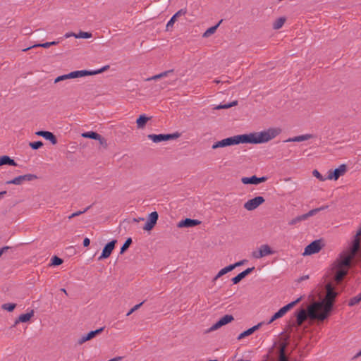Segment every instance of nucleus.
I'll list each match as a JSON object with an SVG mask.
<instances>
[{"label":"nucleus","instance_id":"nucleus-1","mask_svg":"<svg viewBox=\"0 0 361 361\" xmlns=\"http://www.w3.org/2000/svg\"><path fill=\"white\" fill-rule=\"evenodd\" d=\"M281 131L280 128H269L261 132L235 135L216 142L213 144L212 148L216 149L219 147H225L240 143H265L275 138Z\"/></svg>","mask_w":361,"mask_h":361},{"label":"nucleus","instance_id":"nucleus-2","mask_svg":"<svg viewBox=\"0 0 361 361\" xmlns=\"http://www.w3.org/2000/svg\"><path fill=\"white\" fill-rule=\"evenodd\" d=\"M326 295L322 302H314L308 307L309 316L311 319L324 321L331 311L333 303L337 293L334 291L331 283L326 285Z\"/></svg>","mask_w":361,"mask_h":361},{"label":"nucleus","instance_id":"nucleus-3","mask_svg":"<svg viewBox=\"0 0 361 361\" xmlns=\"http://www.w3.org/2000/svg\"><path fill=\"white\" fill-rule=\"evenodd\" d=\"M344 259V257H341L339 255V258L333 264L332 269L335 273L334 279L337 283L343 281L351 265V262H349L348 264H343L342 262Z\"/></svg>","mask_w":361,"mask_h":361},{"label":"nucleus","instance_id":"nucleus-4","mask_svg":"<svg viewBox=\"0 0 361 361\" xmlns=\"http://www.w3.org/2000/svg\"><path fill=\"white\" fill-rule=\"evenodd\" d=\"M360 250V238L357 236H354V239L352 242V246L349 251H343L340 254L341 257H344L345 259L342 262L343 264H348L349 262H352V260L355 257L356 254Z\"/></svg>","mask_w":361,"mask_h":361},{"label":"nucleus","instance_id":"nucleus-5","mask_svg":"<svg viewBox=\"0 0 361 361\" xmlns=\"http://www.w3.org/2000/svg\"><path fill=\"white\" fill-rule=\"evenodd\" d=\"M302 298H298L295 301H293L288 305L283 306L281 307L277 312H276L269 319V321L267 322V324H270L274 321L283 317L287 312H288L290 310H291L295 305H296L300 300Z\"/></svg>","mask_w":361,"mask_h":361},{"label":"nucleus","instance_id":"nucleus-6","mask_svg":"<svg viewBox=\"0 0 361 361\" xmlns=\"http://www.w3.org/2000/svg\"><path fill=\"white\" fill-rule=\"evenodd\" d=\"M180 137V134L178 133H175L172 134H149L147 135V137L152 140L155 143H158L163 141H167L170 140H176Z\"/></svg>","mask_w":361,"mask_h":361},{"label":"nucleus","instance_id":"nucleus-7","mask_svg":"<svg viewBox=\"0 0 361 361\" xmlns=\"http://www.w3.org/2000/svg\"><path fill=\"white\" fill-rule=\"evenodd\" d=\"M274 252L271 249L269 245L265 244L259 247L258 250L252 252V256L255 259H260L267 255H273Z\"/></svg>","mask_w":361,"mask_h":361},{"label":"nucleus","instance_id":"nucleus-8","mask_svg":"<svg viewBox=\"0 0 361 361\" xmlns=\"http://www.w3.org/2000/svg\"><path fill=\"white\" fill-rule=\"evenodd\" d=\"M37 178V176L35 174H25L22 176H17L11 180H8L6 184H13V185H21L24 182L32 181Z\"/></svg>","mask_w":361,"mask_h":361},{"label":"nucleus","instance_id":"nucleus-9","mask_svg":"<svg viewBox=\"0 0 361 361\" xmlns=\"http://www.w3.org/2000/svg\"><path fill=\"white\" fill-rule=\"evenodd\" d=\"M322 250L321 240H316L309 244L305 248L303 255H311L313 254L318 253Z\"/></svg>","mask_w":361,"mask_h":361},{"label":"nucleus","instance_id":"nucleus-10","mask_svg":"<svg viewBox=\"0 0 361 361\" xmlns=\"http://www.w3.org/2000/svg\"><path fill=\"white\" fill-rule=\"evenodd\" d=\"M264 201L265 200L263 197L257 196L246 202L244 204V207L248 211H252L264 203Z\"/></svg>","mask_w":361,"mask_h":361},{"label":"nucleus","instance_id":"nucleus-11","mask_svg":"<svg viewBox=\"0 0 361 361\" xmlns=\"http://www.w3.org/2000/svg\"><path fill=\"white\" fill-rule=\"evenodd\" d=\"M104 329V327H101L98 329H96L94 331H91L86 335L82 336L78 340V344L82 345L84 343L92 339L96 336L100 334Z\"/></svg>","mask_w":361,"mask_h":361},{"label":"nucleus","instance_id":"nucleus-12","mask_svg":"<svg viewBox=\"0 0 361 361\" xmlns=\"http://www.w3.org/2000/svg\"><path fill=\"white\" fill-rule=\"evenodd\" d=\"M116 243V240H113L111 242L108 243L104 247L102 255L98 257V260H102L103 259L108 258L113 250L114 249L115 245Z\"/></svg>","mask_w":361,"mask_h":361},{"label":"nucleus","instance_id":"nucleus-13","mask_svg":"<svg viewBox=\"0 0 361 361\" xmlns=\"http://www.w3.org/2000/svg\"><path fill=\"white\" fill-rule=\"evenodd\" d=\"M158 213L157 212H153L149 215V219L143 227V229L145 231H151L154 226L156 225L157 221L158 220Z\"/></svg>","mask_w":361,"mask_h":361},{"label":"nucleus","instance_id":"nucleus-14","mask_svg":"<svg viewBox=\"0 0 361 361\" xmlns=\"http://www.w3.org/2000/svg\"><path fill=\"white\" fill-rule=\"evenodd\" d=\"M267 180V177H261L258 178L256 176H252L251 177H243L241 178V182L243 184H253V185H258L261 183L265 182Z\"/></svg>","mask_w":361,"mask_h":361},{"label":"nucleus","instance_id":"nucleus-15","mask_svg":"<svg viewBox=\"0 0 361 361\" xmlns=\"http://www.w3.org/2000/svg\"><path fill=\"white\" fill-rule=\"evenodd\" d=\"M346 171V166L344 164L341 165L338 168L336 169L333 172L329 171L328 179L329 180H337L341 176H343Z\"/></svg>","mask_w":361,"mask_h":361},{"label":"nucleus","instance_id":"nucleus-16","mask_svg":"<svg viewBox=\"0 0 361 361\" xmlns=\"http://www.w3.org/2000/svg\"><path fill=\"white\" fill-rule=\"evenodd\" d=\"M200 221L197 219H185L178 222L177 226L178 228H192L200 224Z\"/></svg>","mask_w":361,"mask_h":361},{"label":"nucleus","instance_id":"nucleus-17","mask_svg":"<svg viewBox=\"0 0 361 361\" xmlns=\"http://www.w3.org/2000/svg\"><path fill=\"white\" fill-rule=\"evenodd\" d=\"M307 317H310L308 310L306 311L303 308L300 309L296 313V324H297V326H299L302 325V324L307 319Z\"/></svg>","mask_w":361,"mask_h":361},{"label":"nucleus","instance_id":"nucleus-18","mask_svg":"<svg viewBox=\"0 0 361 361\" xmlns=\"http://www.w3.org/2000/svg\"><path fill=\"white\" fill-rule=\"evenodd\" d=\"M255 269V267H250L247 268L245 271H242L241 273L238 274L236 276L233 277L231 281L233 283V284L238 283L242 279H243L246 276L250 274L252 271Z\"/></svg>","mask_w":361,"mask_h":361},{"label":"nucleus","instance_id":"nucleus-19","mask_svg":"<svg viewBox=\"0 0 361 361\" xmlns=\"http://www.w3.org/2000/svg\"><path fill=\"white\" fill-rule=\"evenodd\" d=\"M263 324H264V322H259V324L252 326V328H250L247 330L243 331L238 336V339L240 340L246 336L251 335L255 331L258 330L263 325Z\"/></svg>","mask_w":361,"mask_h":361},{"label":"nucleus","instance_id":"nucleus-20","mask_svg":"<svg viewBox=\"0 0 361 361\" xmlns=\"http://www.w3.org/2000/svg\"><path fill=\"white\" fill-rule=\"evenodd\" d=\"M87 75H92V73L90 71L82 70V71H75L71 72L68 73L69 79L71 78H81L85 77Z\"/></svg>","mask_w":361,"mask_h":361},{"label":"nucleus","instance_id":"nucleus-21","mask_svg":"<svg viewBox=\"0 0 361 361\" xmlns=\"http://www.w3.org/2000/svg\"><path fill=\"white\" fill-rule=\"evenodd\" d=\"M187 13V9L186 8H182L179 10L178 12H176L170 19V20L167 23L166 27H172L176 22L177 18L184 16Z\"/></svg>","mask_w":361,"mask_h":361},{"label":"nucleus","instance_id":"nucleus-22","mask_svg":"<svg viewBox=\"0 0 361 361\" xmlns=\"http://www.w3.org/2000/svg\"><path fill=\"white\" fill-rule=\"evenodd\" d=\"M314 137V136L312 134H305V135H301L288 138L285 142H302V141H305V140H307L311 138H313Z\"/></svg>","mask_w":361,"mask_h":361},{"label":"nucleus","instance_id":"nucleus-23","mask_svg":"<svg viewBox=\"0 0 361 361\" xmlns=\"http://www.w3.org/2000/svg\"><path fill=\"white\" fill-rule=\"evenodd\" d=\"M328 207H329L328 205H324V206H322V207H318V208L313 209L309 211L307 213H306L305 214H302L303 218H304L305 220H306L307 218L315 215L319 212H321V211L326 209Z\"/></svg>","mask_w":361,"mask_h":361},{"label":"nucleus","instance_id":"nucleus-24","mask_svg":"<svg viewBox=\"0 0 361 361\" xmlns=\"http://www.w3.org/2000/svg\"><path fill=\"white\" fill-rule=\"evenodd\" d=\"M3 165H9V166H17V163L10 158L8 156L4 155L0 157V166Z\"/></svg>","mask_w":361,"mask_h":361},{"label":"nucleus","instance_id":"nucleus-25","mask_svg":"<svg viewBox=\"0 0 361 361\" xmlns=\"http://www.w3.org/2000/svg\"><path fill=\"white\" fill-rule=\"evenodd\" d=\"M33 314H34L33 310H31V312H30L28 313L20 314L19 316V317L18 318V319L16 320L15 325H16L19 322H28L31 319V317L33 316Z\"/></svg>","mask_w":361,"mask_h":361},{"label":"nucleus","instance_id":"nucleus-26","mask_svg":"<svg viewBox=\"0 0 361 361\" xmlns=\"http://www.w3.org/2000/svg\"><path fill=\"white\" fill-rule=\"evenodd\" d=\"M149 119L150 118L146 116L145 115H140V117L136 121L137 128H144L146 123Z\"/></svg>","mask_w":361,"mask_h":361},{"label":"nucleus","instance_id":"nucleus-27","mask_svg":"<svg viewBox=\"0 0 361 361\" xmlns=\"http://www.w3.org/2000/svg\"><path fill=\"white\" fill-rule=\"evenodd\" d=\"M286 346L287 343H282L280 344L279 361H288L285 354Z\"/></svg>","mask_w":361,"mask_h":361},{"label":"nucleus","instance_id":"nucleus-28","mask_svg":"<svg viewBox=\"0 0 361 361\" xmlns=\"http://www.w3.org/2000/svg\"><path fill=\"white\" fill-rule=\"evenodd\" d=\"M286 20V17H280L277 18L272 25V27L274 30H279L283 27L285 22Z\"/></svg>","mask_w":361,"mask_h":361},{"label":"nucleus","instance_id":"nucleus-29","mask_svg":"<svg viewBox=\"0 0 361 361\" xmlns=\"http://www.w3.org/2000/svg\"><path fill=\"white\" fill-rule=\"evenodd\" d=\"M232 270H233V268L231 267V265L227 266V267L223 268L214 276V278L213 279V281H216L219 278L221 277L223 275L227 274L228 272L231 271Z\"/></svg>","mask_w":361,"mask_h":361},{"label":"nucleus","instance_id":"nucleus-30","mask_svg":"<svg viewBox=\"0 0 361 361\" xmlns=\"http://www.w3.org/2000/svg\"><path fill=\"white\" fill-rule=\"evenodd\" d=\"M43 137L49 140L52 145H56L57 143L56 136L49 131H45L44 133H43Z\"/></svg>","mask_w":361,"mask_h":361},{"label":"nucleus","instance_id":"nucleus-31","mask_svg":"<svg viewBox=\"0 0 361 361\" xmlns=\"http://www.w3.org/2000/svg\"><path fill=\"white\" fill-rule=\"evenodd\" d=\"M221 22H222V20H221L216 25L208 28L204 32L203 37H208L211 36L212 35H213L216 32V29L218 28L219 25L221 23Z\"/></svg>","mask_w":361,"mask_h":361},{"label":"nucleus","instance_id":"nucleus-32","mask_svg":"<svg viewBox=\"0 0 361 361\" xmlns=\"http://www.w3.org/2000/svg\"><path fill=\"white\" fill-rule=\"evenodd\" d=\"M238 104V101L235 100L231 103L226 104H219L218 106H216L214 107V110H219V109H228L233 106H235Z\"/></svg>","mask_w":361,"mask_h":361},{"label":"nucleus","instance_id":"nucleus-33","mask_svg":"<svg viewBox=\"0 0 361 361\" xmlns=\"http://www.w3.org/2000/svg\"><path fill=\"white\" fill-rule=\"evenodd\" d=\"M82 137H85V138L97 140V139L100 138V135L98 134L97 133H95L93 131H90V132L83 133L82 134Z\"/></svg>","mask_w":361,"mask_h":361},{"label":"nucleus","instance_id":"nucleus-34","mask_svg":"<svg viewBox=\"0 0 361 361\" xmlns=\"http://www.w3.org/2000/svg\"><path fill=\"white\" fill-rule=\"evenodd\" d=\"M51 46V43L50 42H45V43H42V44H34L32 46H30L27 48H25V49H23V51H27L32 48H35V47H43V48H49V47Z\"/></svg>","mask_w":361,"mask_h":361},{"label":"nucleus","instance_id":"nucleus-35","mask_svg":"<svg viewBox=\"0 0 361 361\" xmlns=\"http://www.w3.org/2000/svg\"><path fill=\"white\" fill-rule=\"evenodd\" d=\"M361 301V293L356 296L351 298L348 301V305L352 307L358 304Z\"/></svg>","mask_w":361,"mask_h":361},{"label":"nucleus","instance_id":"nucleus-36","mask_svg":"<svg viewBox=\"0 0 361 361\" xmlns=\"http://www.w3.org/2000/svg\"><path fill=\"white\" fill-rule=\"evenodd\" d=\"M234 319L233 317L231 314H226L221 317L219 320L223 326L231 322Z\"/></svg>","mask_w":361,"mask_h":361},{"label":"nucleus","instance_id":"nucleus-37","mask_svg":"<svg viewBox=\"0 0 361 361\" xmlns=\"http://www.w3.org/2000/svg\"><path fill=\"white\" fill-rule=\"evenodd\" d=\"M16 307V304L15 303H5L1 305V308L4 310H6L8 312H12Z\"/></svg>","mask_w":361,"mask_h":361},{"label":"nucleus","instance_id":"nucleus-38","mask_svg":"<svg viewBox=\"0 0 361 361\" xmlns=\"http://www.w3.org/2000/svg\"><path fill=\"white\" fill-rule=\"evenodd\" d=\"M75 38H84L87 39L92 37V33L88 32L80 31L76 35H75Z\"/></svg>","mask_w":361,"mask_h":361},{"label":"nucleus","instance_id":"nucleus-39","mask_svg":"<svg viewBox=\"0 0 361 361\" xmlns=\"http://www.w3.org/2000/svg\"><path fill=\"white\" fill-rule=\"evenodd\" d=\"M302 221H305L303 216L302 215L298 216L293 218V219H291L288 222V225H290V226L296 225L297 224L301 222Z\"/></svg>","mask_w":361,"mask_h":361},{"label":"nucleus","instance_id":"nucleus-40","mask_svg":"<svg viewBox=\"0 0 361 361\" xmlns=\"http://www.w3.org/2000/svg\"><path fill=\"white\" fill-rule=\"evenodd\" d=\"M221 326H223V324H221L220 320H219L217 322H216L214 324H213L208 330H207L206 332L209 333V332L216 331V330L219 329V328H221Z\"/></svg>","mask_w":361,"mask_h":361},{"label":"nucleus","instance_id":"nucleus-41","mask_svg":"<svg viewBox=\"0 0 361 361\" xmlns=\"http://www.w3.org/2000/svg\"><path fill=\"white\" fill-rule=\"evenodd\" d=\"M131 243L132 239L130 238H128L121 247L120 253L123 254L129 247Z\"/></svg>","mask_w":361,"mask_h":361},{"label":"nucleus","instance_id":"nucleus-42","mask_svg":"<svg viewBox=\"0 0 361 361\" xmlns=\"http://www.w3.org/2000/svg\"><path fill=\"white\" fill-rule=\"evenodd\" d=\"M30 147L33 149H38L43 146L42 141L32 142L29 143Z\"/></svg>","mask_w":361,"mask_h":361},{"label":"nucleus","instance_id":"nucleus-43","mask_svg":"<svg viewBox=\"0 0 361 361\" xmlns=\"http://www.w3.org/2000/svg\"><path fill=\"white\" fill-rule=\"evenodd\" d=\"M63 263V259L54 256L51 258V264L53 266H59Z\"/></svg>","mask_w":361,"mask_h":361},{"label":"nucleus","instance_id":"nucleus-44","mask_svg":"<svg viewBox=\"0 0 361 361\" xmlns=\"http://www.w3.org/2000/svg\"><path fill=\"white\" fill-rule=\"evenodd\" d=\"M90 208V207H87L85 209H84L83 211H78L76 212H74L72 214H71L69 216H68V219H71L72 218H74V217H76L83 213H85L88 209Z\"/></svg>","mask_w":361,"mask_h":361},{"label":"nucleus","instance_id":"nucleus-45","mask_svg":"<svg viewBox=\"0 0 361 361\" xmlns=\"http://www.w3.org/2000/svg\"><path fill=\"white\" fill-rule=\"evenodd\" d=\"M109 68V66L106 65L99 70L90 71V73H92V75L99 74L106 71Z\"/></svg>","mask_w":361,"mask_h":361},{"label":"nucleus","instance_id":"nucleus-46","mask_svg":"<svg viewBox=\"0 0 361 361\" xmlns=\"http://www.w3.org/2000/svg\"><path fill=\"white\" fill-rule=\"evenodd\" d=\"M144 302H142L136 305H135L133 308H131L129 312L127 313V316H130L133 312L137 310L143 304Z\"/></svg>","mask_w":361,"mask_h":361},{"label":"nucleus","instance_id":"nucleus-47","mask_svg":"<svg viewBox=\"0 0 361 361\" xmlns=\"http://www.w3.org/2000/svg\"><path fill=\"white\" fill-rule=\"evenodd\" d=\"M313 176H315L317 178L319 179L320 180H324L325 178H323V176L321 175V173L317 170H314Z\"/></svg>","mask_w":361,"mask_h":361},{"label":"nucleus","instance_id":"nucleus-48","mask_svg":"<svg viewBox=\"0 0 361 361\" xmlns=\"http://www.w3.org/2000/svg\"><path fill=\"white\" fill-rule=\"evenodd\" d=\"M66 79H69L68 74H66V75H63L57 77L55 79L54 82H60L61 80H66Z\"/></svg>","mask_w":361,"mask_h":361},{"label":"nucleus","instance_id":"nucleus-49","mask_svg":"<svg viewBox=\"0 0 361 361\" xmlns=\"http://www.w3.org/2000/svg\"><path fill=\"white\" fill-rule=\"evenodd\" d=\"M246 262V260L243 259V260H241V261H239L233 264H231V267L233 268V269H234L235 267H240L243 264H244V263Z\"/></svg>","mask_w":361,"mask_h":361},{"label":"nucleus","instance_id":"nucleus-50","mask_svg":"<svg viewBox=\"0 0 361 361\" xmlns=\"http://www.w3.org/2000/svg\"><path fill=\"white\" fill-rule=\"evenodd\" d=\"M173 72V70H169V71H166L162 72V73H159V75H160V78H162L166 77V76H168L170 73H172Z\"/></svg>","mask_w":361,"mask_h":361},{"label":"nucleus","instance_id":"nucleus-51","mask_svg":"<svg viewBox=\"0 0 361 361\" xmlns=\"http://www.w3.org/2000/svg\"><path fill=\"white\" fill-rule=\"evenodd\" d=\"M97 140H98L99 142V143L104 146L105 147L107 146V143H106V140L105 138H104L103 137H102V135H100V138L99 139H97Z\"/></svg>","mask_w":361,"mask_h":361},{"label":"nucleus","instance_id":"nucleus-52","mask_svg":"<svg viewBox=\"0 0 361 361\" xmlns=\"http://www.w3.org/2000/svg\"><path fill=\"white\" fill-rule=\"evenodd\" d=\"M160 75L159 74H157V75H155L151 78H148L146 79L147 81H150V80H158V79H160Z\"/></svg>","mask_w":361,"mask_h":361},{"label":"nucleus","instance_id":"nucleus-53","mask_svg":"<svg viewBox=\"0 0 361 361\" xmlns=\"http://www.w3.org/2000/svg\"><path fill=\"white\" fill-rule=\"evenodd\" d=\"M90 239L88 238H85L83 240V246L87 247L90 245Z\"/></svg>","mask_w":361,"mask_h":361},{"label":"nucleus","instance_id":"nucleus-54","mask_svg":"<svg viewBox=\"0 0 361 361\" xmlns=\"http://www.w3.org/2000/svg\"><path fill=\"white\" fill-rule=\"evenodd\" d=\"M214 82H215L216 84H219V83H221H221H228L229 82H228V80H221L216 79V80H214Z\"/></svg>","mask_w":361,"mask_h":361},{"label":"nucleus","instance_id":"nucleus-55","mask_svg":"<svg viewBox=\"0 0 361 361\" xmlns=\"http://www.w3.org/2000/svg\"><path fill=\"white\" fill-rule=\"evenodd\" d=\"M75 35H76V34H75V33H73V32H69V33H66V34L65 35V37H66V38H68V37H71V36L75 37Z\"/></svg>","mask_w":361,"mask_h":361},{"label":"nucleus","instance_id":"nucleus-56","mask_svg":"<svg viewBox=\"0 0 361 361\" xmlns=\"http://www.w3.org/2000/svg\"><path fill=\"white\" fill-rule=\"evenodd\" d=\"M44 132L45 131H44V130L37 131V132H36V135L38 136L43 137V133H44Z\"/></svg>","mask_w":361,"mask_h":361},{"label":"nucleus","instance_id":"nucleus-57","mask_svg":"<svg viewBox=\"0 0 361 361\" xmlns=\"http://www.w3.org/2000/svg\"><path fill=\"white\" fill-rule=\"evenodd\" d=\"M144 218H139V219H136V218H134L133 219V222H138L139 221H144Z\"/></svg>","mask_w":361,"mask_h":361},{"label":"nucleus","instance_id":"nucleus-58","mask_svg":"<svg viewBox=\"0 0 361 361\" xmlns=\"http://www.w3.org/2000/svg\"><path fill=\"white\" fill-rule=\"evenodd\" d=\"M8 249H9V247H8V246H5V247H3L0 250V251H2V254H3L6 250H8Z\"/></svg>","mask_w":361,"mask_h":361},{"label":"nucleus","instance_id":"nucleus-59","mask_svg":"<svg viewBox=\"0 0 361 361\" xmlns=\"http://www.w3.org/2000/svg\"><path fill=\"white\" fill-rule=\"evenodd\" d=\"M355 236L359 238L361 236V228L357 231Z\"/></svg>","mask_w":361,"mask_h":361},{"label":"nucleus","instance_id":"nucleus-60","mask_svg":"<svg viewBox=\"0 0 361 361\" xmlns=\"http://www.w3.org/2000/svg\"><path fill=\"white\" fill-rule=\"evenodd\" d=\"M309 279V276L308 275H306V276H303L300 278V280H306V279Z\"/></svg>","mask_w":361,"mask_h":361},{"label":"nucleus","instance_id":"nucleus-61","mask_svg":"<svg viewBox=\"0 0 361 361\" xmlns=\"http://www.w3.org/2000/svg\"><path fill=\"white\" fill-rule=\"evenodd\" d=\"M6 194V191L0 192V199L3 197L4 195Z\"/></svg>","mask_w":361,"mask_h":361},{"label":"nucleus","instance_id":"nucleus-62","mask_svg":"<svg viewBox=\"0 0 361 361\" xmlns=\"http://www.w3.org/2000/svg\"><path fill=\"white\" fill-rule=\"evenodd\" d=\"M50 43H51V46H52V45H56L59 43V42L53 41V42H50Z\"/></svg>","mask_w":361,"mask_h":361},{"label":"nucleus","instance_id":"nucleus-63","mask_svg":"<svg viewBox=\"0 0 361 361\" xmlns=\"http://www.w3.org/2000/svg\"><path fill=\"white\" fill-rule=\"evenodd\" d=\"M61 291L63 292L66 295H68L66 290L65 288H61Z\"/></svg>","mask_w":361,"mask_h":361},{"label":"nucleus","instance_id":"nucleus-64","mask_svg":"<svg viewBox=\"0 0 361 361\" xmlns=\"http://www.w3.org/2000/svg\"><path fill=\"white\" fill-rule=\"evenodd\" d=\"M361 356V350L355 356V357H358Z\"/></svg>","mask_w":361,"mask_h":361}]
</instances>
